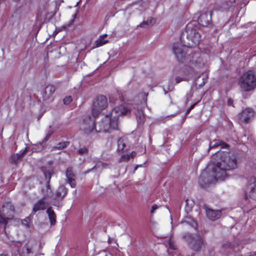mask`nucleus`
Masks as SVG:
<instances>
[{
  "mask_svg": "<svg viewBox=\"0 0 256 256\" xmlns=\"http://www.w3.org/2000/svg\"><path fill=\"white\" fill-rule=\"evenodd\" d=\"M210 168L203 171L198 179L200 186L206 188L216 180H223L228 175L227 171L237 168L236 156L232 152L218 151L213 156Z\"/></svg>",
  "mask_w": 256,
  "mask_h": 256,
  "instance_id": "nucleus-1",
  "label": "nucleus"
},
{
  "mask_svg": "<svg viewBox=\"0 0 256 256\" xmlns=\"http://www.w3.org/2000/svg\"><path fill=\"white\" fill-rule=\"evenodd\" d=\"M130 110L120 105L115 107L110 113V118L108 119L106 118L104 120L99 124L101 128L96 130V132H108L110 129L116 130L118 128V118L120 116L127 115L130 113Z\"/></svg>",
  "mask_w": 256,
  "mask_h": 256,
  "instance_id": "nucleus-2",
  "label": "nucleus"
},
{
  "mask_svg": "<svg viewBox=\"0 0 256 256\" xmlns=\"http://www.w3.org/2000/svg\"><path fill=\"white\" fill-rule=\"evenodd\" d=\"M180 38L184 44L188 48L196 46L199 44L201 36L196 22H190L187 24Z\"/></svg>",
  "mask_w": 256,
  "mask_h": 256,
  "instance_id": "nucleus-3",
  "label": "nucleus"
},
{
  "mask_svg": "<svg viewBox=\"0 0 256 256\" xmlns=\"http://www.w3.org/2000/svg\"><path fill=\"white\" fill-rule=\"evenodd\" d=\"M238 84L244 91L253 90L256 87V74L252 70H248L242 76Z\"/></svg>",
  "mask_w": 256,
  "mask_h": 256,
  "instance_id": "nucleus-4",
  "label": "nucleus"
},
{
  "mask_svg": "<svg viewBox=\"0 0 256 256\" xmlns=\"http://www.w3.org/2000/svg\"><path fill=\"white\" fill-rule=\"evenodd\" d=\"M14 205L10 202L4 203L0 210V226H4V230L6 233V228L8 224V220L12 219L14 216Z\"/></svg>",
  "mask_w": 256,
  "mask_h": 256,
  "instance_id": "nucleus-5",
  "label": "nucleus"
},
{
  "mask_svg": "<svg viewBox=\"0 0 256 256\" xmlns=\"http://www.w3.org/2000/svg\"><path fill=\"white\" fill-rule=\"evenodd\" d=\"M107 106L108 101L106 97L103 95L98 96L93 103L92 114L94 117H97L106 108Z\"/></svg>",
  "mask_w": 256,
  "mask_h": 256,
  "instance_id": "nucleus-6",
  "label": "nucleus"
},
{
  "mask_svg": "<svg viewBox=\"0 0 256 256\" xmlns=\"http://www.w3.org/2000/svg\"><path fill=\"white\" fill-rule=\"evenodd\" d=\"M182 238L188 242L190 247L194 251H198L204 245L200 235L193 236L190 234L186 233L183 235Z\"/></svg>",
  "mask_w": 256,
  "mask_h": 256,
  "instance_id": "nucleus-7",
  "label": "nucleus"
},
{
  "mask_svg": "<svg viewBox=\"0 0 256 256\" xmlns=\"http://www.w3.org/2000/svg\"><path fill=\"white\" fill-rule=\"evenodd\" d=\"M186 47L187 46L179 43L174 44L172 50L178 60L183 62L191 58L190 55L186 56Z\"/></svg>",
  "mask_w": 256,
  "mask_h": 256,
  "instance_id": "nucleus-8",
  "label": "nucleus"
},
{
  "mask_svg": "<svg viewBox=\"0 0 256 256\" xmlns=\"http://www.w3.org/2000/svg\"><path fill=\"white\" fill-rule=\"evenodd\" d=\"M198 60H191L190 58L186 61L189 62L190 65H185L182 68V72L186 76H188L189 79L196 73V69L200 67V62L199 60L198 63Z\"/></svg>",
  "mask_w": 256,
  "mask_h": 256,
  "instance_id": "nucleus-9",
  "label": "nucleus"
},
{
  "mask_svg": "<svg viewBox=\"0 0 256 256\" xmlns=\"http://www.w3.org/2000/svg\"><path fill=\"white\" fill-rule=\"evenodd\" d=\"M245 196L246 198L256 200V178H250L246 186Z\"/></svg>",
  "mask_w": 256,
  "mask_h": 256,
  "instance_id": "nucleus-10",
  "label": "nucleus"
},
{
  "mask_svg": "<svg viewBox=\"0 0 256 256\" xmlns=\"http://www.w3.org/2000/svg\"><path fill=\"white\" fill-rule=\"evenodd\" d=\"M94 128L96 131V130H98L95 124L94 120L92 119L90 116L85 118L80 125V129L86 134L92 132L94 130Z\"/></svg>",
  "mask_w": 256,
  "mask_h": 256,
  "instance_id": "nucleus-11",
  "label": "nucleus"
},
{
  "mask_svg": "<svg viewBox=\"0 0 256 256\" xmlns=\"http://www.w3.org/2000/svg\"><path fill=\"white\" fill-rule=\"evenodd\" d=\"M55 91L56 88L54 85L49 84L47 86L42 92L43 100L44 101L53 100Z\"/></svg>",
  "mask_w": 256,
  "mask_h": 256,
  "instance_id": "nucleus-12",
  "label": "nucleus"
},
{
  "mask_svg": "<svg viewBox=\"0 0 256 256\" xmlns=\"http://www.w3.org/2000/svg\"><path fill=\"white\" fill-rule=\"evenodd\" d=\"M20 244V246H22V244L19 242L17 244ZM36 242H28L27 244H26L24 247L22 248V252L21 254L20 253V251L18 250V252H16V256H29L30 254H32L34 253V246H36ZM20 248V247H19ZM20 248H18V250Z\"/></svg>",
  "mask_w": 256,
  "mask_h": 256,
  "instance_id": "nucleus-13",
  "label": "nucleus"
},
{
  "mask_svg": "<svg viewBox=\"0 0 256 256\" xmlns=\"http://www.w3.org/2000/svg\"><path fill=\"white\" fill-rule=\"evenodd\" d=\"M47 196L38 200L34 206L32 208V214H35L39 210H44L49 205L48 202L46 200Z\"/></svg>",
  "mask_w": 256,
  "mask_h": 256,
  "instance_id": "nucleus-14",
  "label": "nucleus"
},
{
  "mask_svg": "<svg viewBox=\"0 0 256 256\" xmlns=\"http://www.w3.org/2000/svg\"><path fill=\"white\" fill-rule=\"evenodd\" d=\"M254 115L253 110L250 108H246L238 114V118L241 122L247 123L254 116Z\"/></svg>",
  "mask_w": 256,
  "mask_h": 256,
  "instance_id": "nucleus-15",
  "label": "nucleus"
},
{
  "mask_svg": "<svg viewBox=\"0 0 256 256\" xmlns=\"http://www.w3.org/2000/svg\"><path fill=\"white\" fill-rule=\"evenodd\" d=\"M66 182L69 184L72 188L76 186V175L74 172L72 167H68L66 172Z\"/></svg>",
  "mask_w": 256,
  "mask_h": 256,
  "instance_id": "nucleus-16",
  "label": "nucleus"
},
{
  "mask_svg": "<svg viewBox=\"0 0 256 256\" xmlns=\"http://www.w3.org/2000/svg\"><path fill=\"white\" fill-rule=\"evenodd\" d=\"M204 208L206 210L207 217L210 220H215L221 217V210L211 209L208 208L206 205H204Z\"/></svg>",
  "mask_w": 256,
  "mask_h": 256,
  "instance_id": "nucleus-17",
  "label": "nucleus"
},
{
  "mask_svg": "<svg viewBox=\"0 0 256 256\" xmlns=\"http://www.w3.org/2000/svg\"><path fill=\"white\" fill-rule=\"evenodd\" d=\"M198 23L203 26H206L211 22V13L206 12L201 14L198 18Z\"/></svg>",
  "mask_w": 256,
  "mask_h": 256,
  "instance_id": "nucleus-18",
  "label": "nucleus"
},
{
  "mask_svg": "<svg viewBox=\"0 0 256 256\" xmlns=\"http://www.w3.org/2000/svg\"><path fill=\"white\" fill-rule=\"evenodd\" d=\"M28 147H26L24 150L20 154H12L10 158V162L11 164H16L19 163L22 160L23 156L28 152Z\"/></svg>",
  "mask_w": 256,
  "mask_h": 256,
  "instance_id": "nucleus-19",
  "label": "nucleus"
},
{
  "mask_svg": "<svg viewBox=\"0 0 256 256\" xmlns=\"http://www.w3.org/2000/svg\"><path fill=\"white\" fill-rule=\"evenodd\" d=\"M68 192L67 188L64 186H60L56 192V198L58 200H62L66 196Z\"/></svg>",
  "mask_w": 256,
  "mask_h": 256,
  "instance_id": "nucleus-20",
  "label": "nucleus"
},
{
  "mask_svg": "<svg viewBox=\"0 0 256 256\" xmlns=\"http://www.w3.org/2000/svg\"><path fill=\"white\" fill-rule=\"evenodd\" d=\"M46 212L48 215L50 224L54 225L56 223V215L52 207L48 208Z\"/></svg>",
  "mask_w": 256,
  "mask_h": 256,
  "instance_id": "nucleus-21",
  "label": "nucleus"
},
{
  "mask_svg": "<svg viewBox=\"0 0 256 256\" xmlns=\"http://www.w3.org/2000/svg\"><path fill=\"white\" fill-rule=\"evenodd\" d=\"M218 146H220L221 148H224L228 147V145L226 142L220 140H216L214 141L213 142H210V144L208 150L213 148L218 147Z\"/></svg>",
  "mask_w": 256,
  "mask_h": 256,
  "instance_id": "nucleus-22",
  "label": "nucleus"
},
{
  "mask_svg": "<svg viewBox=\"0 0 256 256\" xmlns=\"http://www.w3.org/2000/svg\"><path fill=\"white\" fill-rule=\"evenodd\" d=\"M136 116L138 124L140 125H142L145 122V116L143 112L138 110L136 112Z\"/></svg>",
  "mask_w": 256,
  "mask_h": 256,
  "instance_id": "nucleus-23",
  "label": "nucleus"
},
{
  "mask_svg": "<svg viewBox=\"0 0 256 256\" xmlns=\"http://www.w3.org/2000/svg\"><path fill=\"white\" fill-rule=\"evenodd\" d=\"M107 36L106 34H104L103 35H101L99 36V38L96 40L95 44H96V47H98L102 46L107 42H108V40H104V38Z\"/></svg>",
  "mask_w": 256,
  "mask_h": 256,
  "instance_id": "nucleus-24",
  "label": "nucleus"
},
{
  "mask_svg": "<svg viewBox=\"0 0 256 256\" xmlns=\"http://www.w3.org/2000/svg\"><path fill=\"white\" fill-rule=\"evenodd\" d=\"M126 147V139L124 138H120L118 140V152H122Z\"/></svg>",
  "mask_w": 256,
  "mask_h": 256,
  "instance_id": "nucleus-25",
  "label": "nucleus"
},
{
  "mask_svg": "<svg viewBox=\"0 0 256 256\" xmlns=\"http://www.w3.org/2000/svg\"><path fill=\"white\" fill-rule=\"evenodd\" d=\"M156 22V20L154 18H150L146 21H144L142 22L140 26L142 28H146L150 26H152Z\"/></svg>",
  "mask_w": 256,
  "mask_h": 256,
  "instance_id": "nucleus-26",
  "label": "nucleus"
},
{
  "mask_svg": "<svg viewBox=\"0 0 256 256\" xmlns=\"http://www.w3.org/2000/svg\"><path fill=\"white\" fill-rule=\"evenodd\" d=\"M44 174L45 178L47 180V187L48 188L50 186V180L52 176L54 174V172L52 170H44Z\"/></svg>",
  "mask_w": 256,
  "mask_h": 256,
  "instance_id": "nucleus-27",
  "label": "nucleus"
},
{
  "mask_svg": "<svg viewBox=\"0 0 256 256\" xmlns=\"http://www.w3.org/2000/svg\"><path fill=\"white\" fill-rule=\"evenodd\" d=\"M68 142H59L56 146L53 147L54 150H62L66 148L68 144Z\"/></svg>",
  "mask_w": 256,
  "mask_h": 256,
  "instance_id": "nucleus-28",
  "label": "nucleus"
},
{
  "mask_svg": "<svg viewBox=\"0 0 256 256\" xmlns=\"http://www.w3.org/2000/svg\"><path fill=\"white\" fill-rule=\"evenodd\" d=\"M188 76H186L185 75L184 76H178L175 78L176 82L178 84L182 81H188L189 80Z\"/></svg>",
  "mask_w": 256,
  "mask_h": 256,
  "instance_id": "nucleus-29",
  "label": "nucleus"
},
{
  "mask_svg": "<svg viewBox=\"0 0 256 256\" xmlns=\"http://www.w3.org/2000/svg\"><path fill=\"white\" fill-rule=\"evenodd\" d=\"M136 156V152H132L130 154H126V155H124L122 157V158L125 160V161H128V160L130 158H133L135 156Z\"/></svg>",
  "mask_w": 256,
  "mask_h": 256,
  "instance_id": "nucleus-30",
  "label": "nucleus"
},
{
  "mask_svg": "<svg viewBox=\"0 0 256 256\" xmlns=\"http://www.w3.org/2000/svg\"><path fill=\"white\" fill-rule=\"evenodd\" d=\"M200 78V77H198V79H196V80L195 82H196V84L198 86V88H201V87L203 86L206 83V80H207V78H205V77L202 78V82L198 84Z\"/></svg>",
  "mask_w": 256,
  "mask_h": 256,
  "instance_id": "nucleus-31",
  "label": "nucleus"
},
{
  "mask_svg": "<svg viewBox=\"0 0 256 256\" xmlns=\"http://www.w3.org/2000/svg\"><path fill=\"white\" fill-rule=\"evenodd\" d=\"M88 152V150L86 146H84L79 148L78 154L80 155L87 154Z\"/></svg>",
  "mask_w": 256,
  "mask_h": 256,
  "instance_id": "nucleus-32",
  "label": "nucleus"
},
{
  "mask_svg": "<svg viewBox=\"0 0 256 256\" xmlns=\"http://www.w3.org/2000/svg\"><path fill=\"white\" fill-rule=\"evenodd\" d=\"M72 100V98L71 96H68L65 97L63 100L64 104H70Z\"/></svg>",
  "mask_w": 256,
  "mask_h": 256,
  "instance_id": "nucleus-33",
  "label": "nucleus"
},
{
  "mask_svg": "<svg viewBox=\"0 0 256 256\" xmlns=\"http://www.w3.org/2000/svg\"><path fill=\"white\" fill-rule=\"evenodd\" d=\"M193 96V91L191 89L189 92L186 94V102L187 103L189 100Z\"/></svg>",
  "mask_w": 256,
  "mask_h": 256,
  "instance_id": "nucleus-34",
  "label": "nucleus"
},
{
  "mask_svg": "<svg viewBox=\"0 0 256 256\" xmlns=\"http://www.w3.org/2000/svg\"><path fill=\"white\" fill-rule=\"evenodd\" d=\"M186 223H188V224H191V226L193 227H196V226H197V224L196 222L193 220H190V221H186Z\"/></svg>",
  "mask_w": 256,
  "mask_h": 256,
  "instance_id": "nucleus-35",
  "label": "nucleus"
},
{
  "mask_svg": "<svg viewBox=\"0 0 256 256\" xmlns=\"http://www.w3.org/2000/svg\"><path fill=\"white\" fill-rule=\"evenodd\" d=\"M52 134V132H48L46 134V135L45 136V138H44V139L43 140L42 143H43L44 142H46L49 139V138H50V136H51Z\"/></svg>",
  "mask_w": 256,
  "mask_h": 256,
  "instance_id": "nucleus-36",
  "label": "nucleus"
},
{
  "mask_svg": "<svg viewBox=\"0 0 256 256\" xmlns=\"http://www.w3.org/2000/svg\"><path fill=\"white\" fill-rule=\"evenodd\" d=\"M198 102H195L194 104L191 105L188 108V110H186V114H188L190 112V111L193 109L194 108V107L197 104Z\"/></svg>",
  "mask_w": 256,
  "mask_h": 256,
  "instance_id": "nucleus-37",
  "label": "nucleus"
},
{
  "mask_svg": "<svg viewBox=\"0 0 256 256\" xmlns=\"http://www.w3.org/2000/svg\"><path fill=\"white\" fill-rule=\"evenodd\" d=\"M158 208V206L156 204H154L152 206L150 213L151 214H153L155 210H157Z\"/></svg>",
  "mask_w": 256,
  "mask_h": 256,
  "instance_id": "nucleus-38",
  "label": "nucleus"
},
{
  "mask_svg": "<svg viewBox=\"0 0 256 256\" xmlns=\"http://www.w3.org/2000/svg\"><path fill=\"white\" fill-rule=\"evenodd\" d=\"M231 244L229 243L225 244L222 245V246L226 248H228L230 246Z\"/></svg>",
  "mask_w": 256,
  "mask_h": 256,
  "instance_id": "nucleus-39",
  "label": "nucleus"
},
{
  "mask_svg": "<svg viewBox=\"0 0 256 256\" xmlns=\"http://www.w3.org/2000/svg\"><path fill=\"white\" fill-rule=\"evenodd\" d=\"M233 103V100L232 98H229L228 100V104L230 106Z\"/></svg>",
  "mask_w": 256,
  "mask_h": 256,
  "instance_id": "nucleus-40",
  "label": "nucleus"
},
{
  "mask_svg": "<svg viewBox=\"0 0 256 256\" xmlns=\"http://www.w3.org/2000/svg\"><path fill=\"white\" fill-rule=\"evenodd\" d=\"M170 248H171L172 249H175V248H174V246L173 245H172V244L170 242Z\"/></svg>",
  "mask_w": 256,
  "mask_h": 256,
  "instance_id": "nucleus-41",
  "label": "nucleus"
},
{
  "mask_svg": "<svg viewBox=\"0 0 256 256\" xmlns=\"http://www.w3.org/2000/svg\"><path fill=\"white\" fill-rule=\"evenodd\" d=\"M95 168H96V166H94L91 170H88V172H90V170H94Z\"/></svg>",
  "mask_w": 256,
  "mask_h": 256,
  "instance_id": "nucleus-42",
  "label": "nucleus"
},
{
  "mask_svg": "<svg viewBox=\"0 0 256 256\" xmlns=\"http://www.w3.org/2000/svg\"><path fill=\"white\" fill-rule=\"evenodd\" d=\"M110 241H111V239H110V238H109L108 240V242H110Z\"/></svg>",
  "mask_w": 256,
  "mask_h": 256,
  "instance_id": "nucleus-43",
  "label": "nucleus"
},
{
  "mask_svg": "<svg viewBox=\"0 0 256 256\" xmlns=\"http://www.w3.org/2000/svg\"><path fill=\"white\" fill-rule=\"evenodd\" d=\"M250 256H256V254H252V255H250Z\"/></svg>",
  "mask_w": 256,
  "mask_h": 256,
  "instance_id": "nucleus-44",
  "label": "nucleus"
},
{
  "mask_svg": "<svg viewBox=\"0 0 256 256\" xmlns=\"http://www.w3.org/2000/svg\"><path fill=\"white\" fill-rule=\"evenodd\" d=\"M111 101H112L111 98H110V102H111Z\"/></svg>",
  "mask_w": 256,
  "mask_h": 256,
  "instance_id": "nucleus-45",
  "label": "nucleus"
},
{
  "mask_svg": "<svg viewBox=\"0 0 256 256\" xmlns=\"http://www.w3.org/2000/svg\"><path fill=\"white\" fill-rule=\"evenodd\" d=\"M15 0V1H16V2H17V1H18V0Z\"/></svg>",
  "mask_w": 256,
  "mask_h": 256,
  "instance_id": "nucleus-46",
  "label": "nucleus"
}]
</instances>
